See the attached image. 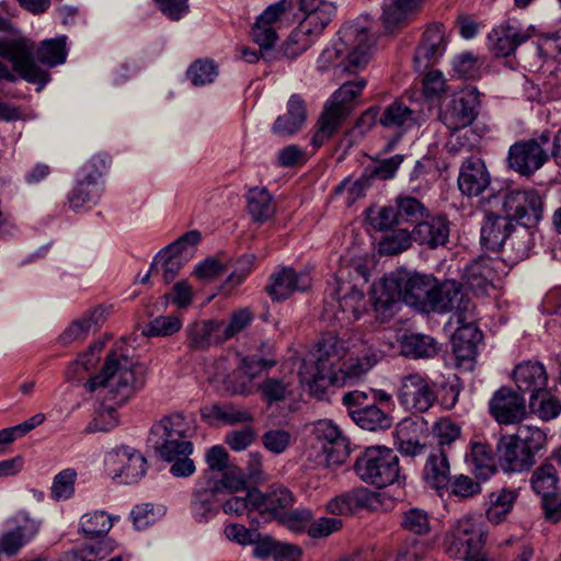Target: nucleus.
<instances>
[{"mask_svg":"<svg viewBox=\"0 0 561 561\" xmlns=\"http://www.w3.org/2000/svg\"><path fill=\"white\" fill-rule=\"evenodd\" d=\"M188 426L181 414H170L157 421L150 428L147 444L164 461L171 462L170 472L186 478L195 472L190 458L193 444L187 439Z\"/></svg>","mask_w":561,"mask_h":561,"instance_id":"nucleus-1","label":"nucleus"},{"mask_svg":"<svg viewBox=\"0 0 561 561\" xmlns=\"http://www.w3.org/2000/svg\"><path fill=\"white\" fill-rule=\"evenodd\" d=\"M147 380V367L124 354L110 352L101 371L93 376L85 387L93 392L99 387L110 389L113 400L123 403L144 388Z\"/></svg>","mask_w":561,"mask_h":561,"instance_id":"nucleus-2","label":"nucleus"},{"mask_svg":"<svg viewBox=\"0 0 561 561\" xmlns=\"http://www.w3.org/2000/svg\"><path fill=\"white\" fill-rule=\"evenodd\" d=\"M346 346L334 333L327 332L314 346V360L305 362L299 370L300 382L310 393L322 398L330 386V378L336 366L344 358Z\"/></svg>","mask_w":561,"mask_h":561,"instance_id":"nucleus-3","label":"nucleus"},{"mask_svg":"<svg viewBox=\"0 0 561 561\" xmlns=\"http://www.w3.org/2000/svg\"><path fill=\"white\" fill-rule=\"evenodd\" d=\"M340 41L343 47L335 45L323 49L318 58L320 70L325 71L333 66L345 49L350 51L345 62L341 65L343 71L356 72L368 64L376 37L366 27L358 25L343 27L340 31Z\"/></svg>","mask_w":561,"mask_h":561,"instance_id":"nucleus-4","label":"nucleus"},{"mask_svg":"<svg viewBox=\"0 0 561 561\" xmlns=\"http://www.w3.org/2000/svg\"><path fill=\"white\" fill-rule=\"evenodd\" d=\"M365 85L364 79L345 82L327 101L311 138L316 149L329 141L341 128L351 114L353 100L360 94Z\"/></svg>","mask_w":561,"mask_h":561,"instance_id":"nucleus-5","label":"nucleus"},{"mask_svg":"<svg viewBox=\"0 0 561 561\" xmlns=\"http://www.w3.org/2000/svg\"><path fill=\"white\" fill-rule=\"evenodd\" d=\"M502 209L513 221L522 226L519 230L522 244L518 249V256H527L531 236L529 229L539 222L543 213L540 195L535 190L507 192L502 199Z\"/></svg>","mask_w":561,"mask_h":561,"instance_id":"nucleus-6","label":"nucleus"},{"mask_svg":"<svg viewBox=\"0 0 561 561\" xmlns=\"http://www.w3.org/2000/svg\"><path fill=\"white\" fill-rule=\"evenodd\" d=\"M354 470L363 482L381 489L399 481V457L387 447H368L357 457Z\"/></svg>","mask_w":561,"mask_h":561,"instance_id":"nucleus-7","label":"nucleus"},{"mask_svg":"<svg viewBox=\"0 0 561 561\" xmlns=\"http://www.w3.org/2000/svg\"><path fill=\"white\" fill-rule=\"evenodd\" d=\"M550 141L549 130L542 131L538 137L516 141L508 150V168L523 176L533 175L549 160Z\"/></svg>","mask_w":561,"mask_h":561,"instance_id":"nucleus-8","label":"nucleus"},{"mask_svg":"<svg viewBox=\"0 0 561 561\" xmlns=\"http://www.w3.org/2000/svg\"><path fill=\"white\" fill-rule=\"evenodd\" d=\"M436 385L427 376L411 373L402 376L396 391L399 404L412 415L427 412L436 402Z\"/></svg>","mask_w":561,"mask_h":561,"instance_id":"nucleus-9","label":"nucleus"},{"mask_svg":"<svg viewBox=\"0 0 561 561\" xmlns=\"http://www.w3.org/2000/svg\"><path fill=\"white\" fill-rule=\"evenodd\" d=\"M33 49V43L26 38L0 39V56L11 61L23 79L42 88L49 81V73L34 62Z\"/></svg>","mask_w":561,"mask_h":561,"instance_id":"nucleus-10","label":"nucleus"},{"mask_svg":"<svg viewBox=\"0 0 561 561\" xmlns=\"http://www.w3.org/2000/svg\"><path fill=\"white\" fill-rule=\"evenodd\" d=\"M480 107V92L477 88H469L453 94L439 117L449 130H462L477 119Z\"/></svg>","mask_w":561,"mask_h":561,"instance_id":"nucleus-11","label":"nucleus"},{"mask_svg":"<svg viewBox=\"0 0 561 561\" xmlns=\"http://www.w3.org/2000/svg\"><path fill=\"white\" fill-rule=\"evenodd\" d=\"M484 533L472 518H462L446 540V552L456 559L477 558L484 552Z\"/></svg>","mask_w":561,"mask_h":561,"instance_id":"nucleus-12","label":"nucleus"},{"mask_svg":"<svg viewBox=\"0 0 561 561\" xmlns=\"http://www.w3.org/2000/svg\"><path fill=\"white\" fill-rule=\"evenodd\" d=\"M454 311L457 319L461 314L474 311V305L463 293L461 285L456 280H445L440 284L434 282L430 300L425 302V312L445 313Z\"/></svg>","mask_w":561,"mask_h":561,"instance_id":"nucleus-13","label":"nucleus"},{"mask_svg":"<svg viewBox=\"0 0 561 561\" xmlns=\"http://www.w3.org/2000/svg\"><path fill=\"white\" fill-rule=\"evenodd\" d=\"M312 434L322 442L327 467L341 466L348 457L346 439L340 428L330 420H319L313 424Z\"/></svg>","mask_w":561,"mask_h":561,"instance_id":"nucleus-14","label":"nucleus"},{"mask_svg":"<svg viewBox=\"0 0 561 561\" xmlns=\"http://www.w3.org/2000/svg\"><path fill=\"white\" fill-rule=\"evenodd\" d=\"M513 230L514 225L510 216L489 211L481 227V242L491 251H500L504 245L513 249L516 240L520 239L519 231L515 237L512 236Z\"/></svg>","mask_w":561,"mask_h":561,"instance_id":"nucleus-15","label":"nucleus"},{"mask_svg":"<svg viewBox=\"0 0 561 561\" xmlns=\"http://www.w3.org/2000/svg\"><path fill=\"white\" fill-rule=\"evenodd\" d=\"M450 222L446 215L431 213L412 229V238L419 245L435 250L448 243Z\"/></svg>","mask_w":561,"mask_h":561,"instance_id":"nucleus-16","label":"nucleus"},{"mask_svg":"<svg viewBox=\"0 0 561 561\" xmlns=\"http://www.w3.org/2000/svg\"><path fill=\"white\" fill-rule=\"evenodd\" d=\"M446 49L444 25L433 23L426 27L417 45L413 62L416 71H424L434 65Z\"/></svg>","mask_w":561,"mask_h":561,"instance_id":"nucleus-17","label":"nucleus"},{"mask_svg":"<svg viewBox=\"0 0 561 561\" xmlns=\"http://www.w3.org/2000/svg\"><path fill=\"white\" fill-rule=\"evenodd\" d=\"M491 415L501 424L520 422L526 415L525 399L516 391L502 387L489 403Z\"/></svg>","mask_w":561,"mask_h":561,"instance_id":"nucleus-18","label":"nucleus"},{"mask_svg":"<svg viewBox=\"0 0 561 561\" xmlns=\"http://www.w3.org/2000/svg\"><path fill=\"white\" fill-rule=\"evenodd\" d=\"M400 284L396 276L383 277L379 283L374 284L370 293V300L376 317L381 322L389 321L400 306Z\"/></svg>","mask_w":561,"mask_h":561,"instance_id":"nucleus-19","label":"nucleus"},{"mask_svg":"<svg viewBox=\"0 0 561 561\" xmlns=\"http://www.w3.org/2000/svg\"><path fill=\"white\" fill-rule=\"evenodd\" d=\"M379 505L380 495L360 486L335 496L328 503L327 508L333 515H347L359 510L376 511Z\"/></svg>","mask_w":561,"mask_h":561,"instance_id":"nucleus-20","label":"nucleus"},{"mask_svg":"<svg viewBox=\"0 0 561 561\" xmlns=\"http://www.w3.org/2000/svg\"><path fill=\"white\" fill-rule=\"evenodd\" d=\"M456 322L459 327L451 337L453 352L460 360L473 359L482 341V332L474 323V311L461 314Z\"/></svg>","mask_w":561,"mask_h":561,"instance_id":"nucleus-21","label":"nucleus"},{"mask_svg":"<svg viewBox=\"0 0 561 561\" xmlns=\"http://www.w3.org/2000/svg\"><path fill=\"white\" fill-rule=\"evenodd\" d=\"M496 459L499 466L506 472L522 471L534 463V459L515 435H505L499 439Z\"/></svg>","mask_w":561,"mask_h":561,"instance_id":"nucleus-22","label":"nucleus"},{"mask_svg":"<svg viewBox=\"0 0 561 561\" xmlns=\"http://www.w3.org/2000/svg\"><path fill=\"white\" fill-rule=\"evenodd\" d=\"M400 284V295L403 302L425 312V302L430 300L435 278L427 275L396 276Z\"/></svg>","mask_w":561,"mask_h":561,"instance_id":"nucleus-23","label":"nucleus"},{"mask_svg":"<svg viewBox=\"0 0 561 561\" xmlns=\"http://www.w3.org/2000/svg\"><path fill=\"white\" fill-rule=\"evenodd\" d=\"M530 34L518 24L506 21L493 28L489 34L492 43V50L499 57H507L513 54L519 45L528 41Z\"/></svg>","mask_w":561,"mask_h":561,"instance_id":"nucleus-24","label":"nucleus"},{"mask_svg":"<svg viewBox=\"0 0 561 561\" xmlns=\"http://www.w3.org/2000/svg\"><path fill=\"white\" fill-rule=\"evenodd\" d=\"M250 496L253 501V510L268 513L276 518H279L294 503L290 491L282 485H272L265 493L252 488Z\"/></svg>","mask_w":561,"mask_h":561,"instance_id":"nucleus-25","label":"nucleus"},{"mask_svg":"<svg viewBox=\"0 0 561 561\" xmlns=\"http://www.w3.org/2000/svg\"><path fill=\"white\" fill-rule=\"evenodd\" d=\"M490 185V174L485 163L479 159H468L461 165L458 186L468 196H478Z\"/></svg>","mask_w":561,"mask_h":561,"instance_id":"nucleus-26","label":"nucleus"},{"mask_svg":"<svg viewBox=\"0 0 561 561\" xmlns=\"http://www.w3.org/2000/svg\"><path fill=\"white\" fill-rule=\"evenodd\" d=\"M110 308L105 306H96L82 318L75 320L59 336L61 344L67 345L77 341L84 340L89 332L100 328L106 320Z\"/></svg>","mask_w":561,"mask_h":561,"instance_id":"nucleus-27","label":"nucleus"},{"mask_svg":"<svg viewBox=\"0 0 561 561\" xmlns=\"http://www.w3.org/2000/svg\"><path fill=\"white\" fill-rule=\"evenodd\" d=\"M217 489L204 477L198 481L191 500V513L197 523H207L217 515Z\"/></svg>","mask_w":561,"mask_h":561,"instance_id":"nucleus-28","label":"nucleus"},{"mask_svg":"<svg viewBox=\"0 0 561 561\" xmlns=\"http://www.w3.org/2000/svg\"><path fill=\"white\" fill-rule=\"evenodd\" d=\"M23 525L8 530L0 536V552L7 557H13L26 545L38 531L39 523L31 518L28 514H20Z\"/></svg>","mask_w":561,"mask_h":561,"instance_id":"nucleus-29","label":"nucleus"},{"mask_svg":"<svg viewBox=\"0 0 561 561\" xmlns=\"http://www.w3.org/2000/svg\"><path fill=\"white\" fill-rule=\"evenodd\" d=\"M310 276L307 273H296L293 268H283L278 274L272 276V283L265 289L274 300H283L296 290H306L310 286Z\"/></svg>","mask_w":561,"mask_h":561,"instance_id":"nucleus-30","label":"nucleus"},{"mask_svg":"<svg viewBox=\"0 0 561 561\" xmlns=\"http://www.w3.org/2000/svg\"><path fill=\"white\" fill-rule=\"evenodd\" d=\"M513 378L520 392L530 393V398L546 389L548 375L542 364L524 362L513 371Z\"/></svg>","mask_w":561,"mask_h":561,"instance_id":"nucleus-31","label":"nucleus"},{"mask_svg":"<svg viewBox=\"0 0 561 561\" xmlns=\"http://www.w3.org/2000/svg\"><path fill=\"white\" fill-rule=\"evenodd\" d=\"M376 354L366 355L364 357L350 358L342 363L333 373L330 378V386L344 387L354 385L366 375L371 367L377 363Z\"/></svg>","mask_w":561,"mask_h":561,"instance_id":"nucleus-32","label":"nucleus"},{"mask_svg":"<svg viewBox=\"0 0 561 561\" xmlns=\"http://www.w3.org/2000/svg\"><path fill=\"white\" fill-rule=\"evenodd\" d=\"M494 276L491 259L478 257L466 265L462 279L473 293L484 295L492 287Z\"/></svg>","mask_w":561,"mask_h":561,"instance_id":"nucleus-33","label":"nucleus"},{"mask_svg":"<svg viewBox=\"0 0 561 561\" xmlns=\"http://www.w3.org/2000/svg\"><path fill=\"white\" fill-rule=\"evenodd\" d=\"M110 456L114 458L116 463L121 465L119 476L125 479L126 483L137 482L146 473V458L131 447H118Z\"/></svg>","mask_w":561,"mask_h":561,"instance_id":"nucleus-34","label":"nucleus"},{"mask_svg":"<svg viewBox=\"0 0 561 561\" xmlns=\"http://www.w3.org/2000/svg\"><path fill=\"white\" fill-rule=\"evenodd\" d=\"M379 123L382 127L402 135L419 125V115L402 102L396 101L383 110Z\"/></svg>","mask_w":561,"mask_h":561,"instance_id":"nucleus-35","label":"nucleus"},{"mask_svg":"<svg viewBox=\"0 0 561 561\" xmlns=\"http://www.w3.org/2000/svg\"><path fill=\"white\" fill-rule=\"evenodd\" d=\"M337 287L332 293V298L337 302V309L344 314V318L351 320L358 319L365 309L364 294L362 290L347 282L336 279Z\"/></svg>","mask_w":561,"mask_h":561,"instance_id":"nucleus-36","label":"nucleus"},{"mask_svg":"<svg viewBox=\"0 0 561 561\" xmlns=\"http://www.w3.org/2000/svg\"><path fill=\"white\" fill-rule=\"evenodd\" d=\"M306 121V106L304 100L294 94L287 103V112L278 116L273 125V133L287 137L296 134Z\"/></svg>","mask_w":561,"mask_h":561,"instance_id":"nucleus-37","label":"nucleus"},{"mask_svg":"<svg viewBox=\"0 0 561 561\" xmlns=\"http://www.w3.org/2000/svg\"><path fill=\"white\" fill-rule=\"evenodd\" d=\"M353 413V422L365 431L385 432L391 428L393 424L392 415L383 411L376 403H369L367 407L355 410Z\"/></svg>","mask_w":561,"mask_h":561,"instance_id":"nucleus-38","label":"nucleus"},{"mask_svg":"<svg viewBox=\"0 0 561 561\" xmlns=\"http://www.w3.org/2000/svg\"><path fill=\"white\" fill-rule=\"evenodd\" d=\"M421 3L422 0H391L383 8L382 22L385 27L393 30L408 25Z\"/></svg>","mask_w":561,"mask_h":561,"instance_id":"nucleus-39","label":"nucleus"},{"mask_svg":"<svg viewBox=\"0 0 561 561\" xmlns=\"http://www.w3.org/2000/svg\"><path fill=\"white\" fill-rule=\"evenodd\" d=\"M201 415L209 424L220 422L234 425L252 421V414L249 411L238 409L231 403L206 405L201 410Z\"/></svg>","mask_w":561,"mask_h":561,"instance_id":"nucleus-40","label":"nucleus"},{"mask_svg":"<svg viewBox=\"0 0 561 561\" xmlns=\"http://www.w3.org/2000/svg\"><path fill=\"white\" fill-rule=\"evenodd\" d=\"M101 195L100 183L96 182V176L89 174L78 180L76 186L68 195L70 207L75 211H80L85 205L96 203Z\"/></svg>","mask_w":561,"mask_h":561,"instance_id":"nucleus-41","label":"nucleus"},{"mask_svg":"<svg viewBox=\"0 0 561 561\" xmlns=\"http://www.w3.org/2000/svg\"><path fill=\"white\" fill-rule=\"evenodd\" d=\"M424 478L435 489L445 488L449 483V463L444 448L428 456Z\"/></svg>","mask_w":561,"mask_h":561,"instance_id":"nucleus-42","label":"nucleus"},{"mask_svg":"<svg viewBox=\"0 0 561 561\" xmlns=\"http://www.w3.org/2000/svg\"><path fill=\"white\" fill-rule=\"evenodd\" d=\"M219 323L215 320L196 321L186 327V345L191 351H206L211 345L213 334Z\"/></svg>","mask_w":561,"mask_h":561,"instance_id":"nucleus-43","label":"nucleus"},{"mask_svg":"<svg viewBox=\"0 0 561 561\" xmlns=\"http://www.w3.org/2000/svg\"><path fill=\"white\" fill-rule=\"evenodd\" d=\"M517 499V493L513 490L502 489L490 493L489 506L486 508V518L493 524L502 523Z\"/></svg>","mask_w":561,"mask_h":561,"instance_id":"nucleus-44","label":"nucleus"},{"mask_svg":"<svg viewBox=\"0 0 561 561\" xmlns=\"http://www.w3.org/2000/svg\"><path fill=\"white\" fill-rule=\"evenodd\" d=\"M67 55L66 35L41 42L36 51L37 60L48 67H56L64 64L67 59Z\"/></svg>","mask_w":561,"mask_h":561,"instance_id":"nucleus-45","label":"nucleus"},{"mask_svg":"<svg viewBox=\"0 0 561 561\" xmlns=\"http://www.w3.org/2000/svg\"><path fill=\"white\" fill-rule=\"evenodd\" d=\"M248 208L255 221L264 222L275 213L272 196L264 187H252L248 192Z\"/></svg>","mask_w":561,"mask_h":561,"instance_id":"nucleus-46","label":"nucleus"},{"mask_svg":"<svg viewBox=\"0 0 561 561\" xmlns=\"http://www.w3.org/2000/svg\"><path fill=\"white\" fill-rule=\"evenodd\" d=\"M394 205L401 225L410 224L414 227L430 213L420 199L410 195H399Z\"/></svg>","mask_w":561,"mask_h":561,"instance_id":"nucleus-47","label":"nucleus"},{"mask_svg":"<svg viewBox=\"0 0 561 561\" xmlns=\"http://www.w3.org/2000/svg\"><path fill=\"white\" fill-rule=\"evenodd\" d=\"M437 343L428 335L410 334L404 336L402 353L413 358H427L437 354Z\"/></svg>","mask_w":561,"mask_h":561,"instance_id":"nucleus-48","label":"nucleus"},{"mask_svg":"<svg viewBox=\"0 0 561 561\" xmlns=\"http://www.w3.org/2000/svg\"><path fill=\"white\" fill-rule=\"evenodd\" d=\"M220 473V479L205 474L210 484L217 489L218 494L224 491H227L228 493H237L243 490H248L245 476L238 467L230 466Z\"/></svg>","mask_w":561,"mask_h":561,"instance_id":"nucleus-49","label":"nucleus"},{"mask_svg":"<svg viewBox=\"0 0 561 561\" xmlns=\"http://www.w3.org/2000/svg\"><path fill=\"white\" fill-rule=\"evenodd\" d=\"M534 491L542 496L543 504L548 503L557 486V470L551 463H543L537 468L531 477Z\"/></svg>","mask_w":561,"mask_h":561,"instance_id":"nucleus-50","label":"nucleus"},{"mask_svg":"<svg viewBox=\"0 0 561 561\" xmlns=\"http://www.w3.org/2000/svg\"><path fill=\"white\" fill-rule=\"evenodd\" d=\"M259 391L262 400L268 405L285 401L293 393L291 383L284 378L264 379L259 386Z\"/></svg>","mask_w":561,"mask_h":561,"instance_id":"nucleus-51","label":"nucleus"},{"mask_svg":"<svg viewBox=\"0 0 561 561\" xmlns=\"http://www.w3.org/2000/svg\"><path fill=\"white\" fill-rule=\"evenodd\" d=\"M529 408L541 420L549 421L561 412V402L546 389L529 399Z\"/></svg>","mask_w":561,"mask_h":561,"instance_id":"nucleus-52","label":"nucleus"},{"mask_svg":"<svg viewBox=\"0 0 561 561\" xmlns=\"http://www.w3.org/2000/svg\"><path fill=\"white\" fill-rule=\"evenodd\" d=\"M185 263V256L168 255L160 252L151 264V272L161 274L164 283L169 284L174 280Z\"/></svg>","mask_w":561,"mask_h":561,"instance_id":"nucleus-53","label":"nucleus"},{"mask_svg":"<svg viewBox=\"0 0 561 561\" xmlns=\"http://www.w3.org/2000/svg\"><path fill=\"white\" fill-rule=\"evenodd\" d=\"M112 527V520L104 512H94L84 514L81 517L80 529L89 538H101L105 536Z\"/></svg>","mask_w":561,"mask_h":561,"instance_id":"nucleus-54","label":"nucleus"},{"mask_svg":"<svg viewBox=\"0 0 561 561\" xmlns=\"http://www.w3.org/2000/svg\"><path fill=\"white\" fill-rule=\"evenodd\" d=\"M514 435L533 459L545 446L547 439L541 428L530 425H520Z\"/></svg>","mask_w":561,"mask_h":561,"instance_id":"nucleus-55","label":"nucleus"},{"mask_svg":"<svg viewBox=\"0 0 561 561\" xmlns=\"http://www.w3.org/2000/svg\"><path fill=\"white\" fill-rule=\"evenodd\" d=\"M471 456L478 474L489 477L496 470V455L494 456L490 446L483 443H473Z\"/></svg>","mask_w":561,"mask_h":561,"instance_id":"nucleus-56","label":"nucleus"},{"mask_svg":"<svg viewBox=\"0 0 561 561\" xmlns=\"http://www.w3.org/2000/svg\"><path fill=\"white\" fill-rule=\"evenodd\" d=\"M401 526L415 535H426L431 530V519L427 512L413 507L402 513Z\"/></svg>","mask_w":561,"mask_h":561,"instance_id":"nucleus-57","label":"nucleus"},{"mask_svg":"<svg viewBox=\"0 0 561 561\" xmlns=\"http://www.w3.org/2000/svg\"><path fill=\"white\" fill-rule=\"evenodd\" d=\"M99 539L96 542L84 545L80 550L72 552L73 561H93L92 557L103 559L114 550V541L106 538V535Z\"/></svg>","mask_w":561,"mask_h":561,"instance_id":"nucleus-58","label":"nucleus"},{"mask_svg":"<svg viewBox=\"0 0 561 561\" xmlns=\"http://www.w3.org/2000/svg\"><path fill=\"white\" fill-rule=\"evenodd\" d=\"M182 327V321L176 316H160L148 322L142 330L146 336H170Z\"/></svg>","mask_w":561,"mask_h":561,"instance_id":"nucleus-59","label":"nucleus"},{"mask_svg":"<svg viewBox=\"0 0 561 561\" xmlns=\"http://www.w3.org/2000/svg\"><path fill=\"white\" fill-rule=\"evenodd\" d=\"M413 238L412 230L396 229L380 242V252L387 255H394L411 247Z\"/></svg>","mask_w":561,"mask_h":561,"instance_id":"nucleus-60","label":"nucleus"},{"mask_svg":"<svg viewBox=\"0 0 561 561\" xmlns=\"http://www.w3.org/2000/svg\"><path fill=\"white\" fill-rule=\"evenodd\" d=\"M217 75V66L213 60L207 59L195 60L186 71L187 78L196 87L211 83Z\"/></svg>","mask_w":561,"mask_h":561,"instance_id":"nucleus-61","label":"nucleus"},{"mask_svg":"<svg viewBox=\"0 0 561 561\" xmlns=\"http://www.w3.org/2000/svg\"><path fill=\"white\" fill-rule=\"evenodd\" d=\"M368 220L374 229L379 231H385L392 229L394 226H399L400 220L397 215L396 205L392 206H383L379 209H369L368 210Z\"/></svg>","mask_w":561,"mask_h":561,"instance_id":"nucleus-62","label":"nucleus"},{"mask_svg":"<svg viewBox=\"0 0 561 561\" xmlns=\"http://www.w3.org/2000/svg\"><path fill=\"white\" fill-rule=\"evenodd\" d=\"M77 472L67 468L57 473L51 485V497L55 500L69 499L75 492Z\"/></svg>","mask_w":561,"mask_h":561,"instance_id":"nucleus-63","label":"nucleus"},{"mask_svg":"<svg viewBox=\"0 0 561 561\" xmlns=\"http://www.w3.org/2000/svg\"><path fill=\"white\" fill-rule=\"evenodd\" d=\"M480 67L477 56L466 51L457 55L453 59L454 71L462 79H477L480 77Z\"/></svg>","mask_w":561,"mask_h":561,"instance_id":"nucleus-64","label":"nucleus"}]
</instances>
